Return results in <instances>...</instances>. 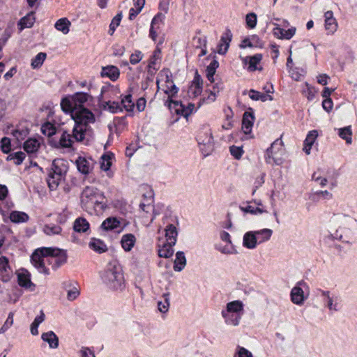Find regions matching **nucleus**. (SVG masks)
<instances>
[{
  "mask_svg": "<svg viewBox=\"0 0 357 357\" xmlns=\"http://www.w3.org/2000/svg\"><path fill=\"white\" fill-rule=\"evenodd\" d=\"M120 220L115 217H109L105 219L101 224V229L105 231H111L119 227Z\"/></svg>",
  "mask_w": 357,
  "mask_h": 357,
  "instance_id": "c9c22d12",
  "label": "nucleus"
},
{
  "mask_svg": "<svg viewBox=\"0 0 357 357\" xmlns=\"http://www.w3.org/2000/svg\"><path fill=\"white\" fill-rule=\"evenodd\" d=\"M240 209L244 213H249L254 215L261 214L266 212V210L263 207H255L250 205L245 207L240 206Z\"/></svg>",
  "mask_w": 357,
  "mask_h": 357,
  "instance_id": "4d7b16f0",
  "label": "nucleus"
},
{
  "mask_svg": "<svg viewBox=\"0 0 357 357\" xmlns=\"http://www.w3.org/2000/svg\"><path fill=\"white\" fill-rule=\"evenodd\" d=\"M318 291L324 305L330 312H335L342 309V298L339 294L323 289H318Z\"/></svg>",
  "mask_w": 357,
  "mask_h": 357,
  "instance_id": "6e6552de",
  "label": "nucleus"
},
{
  "mask_svg": "<svg viewBox=\"0 0 357 357\" xmlns=\"http://www.w3.org/2000/svg\"><path fill=\"white\" fill-rule=\"evenodd\" d=\"M41 132L45 135L50 137L56 133V128L52 123L47 122L42 125Z\"/></svg>",
  "mask_w": 357,
  "mask_h": 357,
  "instance_id": "13d9d810",
  "label": "nucleus"
},
{
  "mask_svg": "<svg viewBox=\"0 0 357 357\" xmlns=\"http://www.w3.org/2000/svg\"><path fill=\"white\" fill-rule=\"evenodd\" d=\"M13 275V270L9 265L8 258L0 256V278L3 282H8Z\"/></svg>",
  "mask_w": 357,
  "mask_h": 357,
  "instance_id": "aec40b11",
  "label": "nucleus"
},
{
  "mask_svg": "<svg viewBox=\"0 0 357 357\" xmlns=\"http://www.w3.org/2000/svg\"><path fill=\"white\" fill-rule=\"evenodd\" d=\"M110 91H112V89L110 88H102L100 99L102 100V105L103 107V109L112 113H117L119 112L122 111V107L119 102L110 100H104L105 94L107 93H109Z\"/></svg>",
  "mask_w": 357,
  "mask_h": 357,
  "instance_id": "4468645a",
  "label": "nucleus"
},
{
  "mask_svg": "<svg viewBox=\"0 0 357 357\" xmlns=\"http://www.w3.org/2000/svg\"><path fill=\"white\" fill-rule=\"evenodd\" d=\"M219 63L217 60H213L206 68V77L211 83L214 82V75L216 69L218 68Z\"/></svg>",
  "mask_w": 357,
  "mask_h": 357,
  "instance_id": "09e8293b",
  "label": "nucleus"
},
{
  "mask_svg": "<svg viewBox=\"0 0 357 357\" xmlns=\"http://www.w3.org/2000/svg\"><path fill=\"white\" fill-rule=\"evenodd\" d=\"M94 164L95 162L91 158L79 156L76 160L77 168L83 174H89L93 169Z\"/></svg>",
  "mask_w": 357,
  "mask_h": 357,
  "instance_id": "6ab92c4d",
  "label": "nucleus"
},
{
  "mask_svg": "<svg viewBox=\"0 0 357 357\" xmlns=\"http://www.w3.org/2000/svg\"><path fill=\"white\" fill-rule=\"evenodd\" d=\"M162 17L163 16L161 14H158L153 18L151 21L149 36L154 42L157 41V38L158 36V30L160 29L159 22L162 20Z\"/></svg>",
  "mask_w": 357,
  "mask_h": 357,
  "instance_id": "c756f323",
  "label": "nucleus"
},
{
  "mask_svg": "<svg viewBox=\"0 0 357 357\" xmlns=\"http://www.w3.org/2000/svg\"><path fill=\"white\" fill-rule=\"evenodd\" d=\"M143 58V54L139 50L135 51L134 53H132L130 55V62L132 65H135L138 63Z\"/></svg>",
  "mask_w": 357,
  "mask_h": 357,
  "instance_id": "69168bd1",
  "label": "nucleus"
},
{
  "mask_svg": "<svg viewBox=\"0 0 357 357\" xmlns=\"http://www.w3.org/2000/svg\"><path fill=\"white\" fill-rule=\"evenodd\" d=\"M41 339L48 344L50 349H55L59 347V337L53 331L42 333Z\"/></svg>",
  "mask_w": 357,
  "mask_h": 357,
  "instance_id": "a878e982",
  "label": "nucleus"
},
{
  "mask_svg": "<svg viewBox=\"0 0 357 357\" xmlns=\"http://www.w3.org/2000/svg\"><path fill=\"white\" fill-rule=\"evenodd\" d=\"M35 22V17L33 12L28 13L26 16L20 20V25L22 29L29 28L32 26Z\"/></svg>",
  "mask_w": 357,
  "mask_h": 357,
  "instance_id": "3c124183",
  "label": "nucleus"
},
{
  "mask_svg": "<svg viewBox=\"0 0 357 357\" xmlns=\"http://www.w3.org/2000/svg\"><path fill=\"white\" fill-rule=\"evenodd\" d=\"M318 136V132L315 130H311L307 134L305 141H304V147L303 149V151L309 155L310 153L312 146L314 144L317 137Z\"/></svg>",
  "mask_w": 357,
  "mask_h": 357,
  "instance_id": "2f4dec72",
  "label": "nucleus"
},
{
  "mask_svg": "<svg viewBox=\"0 0 357 357\" xmlns=\"http://www.w3.org/2000/svg\"><path fill=\"white\" fill-rule=\"evenodd\" d=\"M337 130L339 137L345 140L347 144L352 143V130L351 126L338 128Z\"/></svg>",
  "mask_w": 357,
  "mask_h": 357,
  "instance_id": "4c0bfd02",
  "label": "nucleus"
},
{
  "mask_svg": "<svg viewBox=\"0 0 357 357\" xmlns=\"http://www.w3.org/2000/svg\"><path fill=\"white\" fill-rule=\"evenodd\" d=\"M246 24L248 27L253 29L257 25V15L254 13H248L245 17Z\"/></svg>",
  "mask_w": 357,
  "mask_h": 357,
  "instance_id": "e2e57ef3",
  "label": "nucleus"
},
{
  "mask_svg": "<svg viewBox=\"0 0 357 357\" xmlns=\"http://www.w3.org/2000/svg\"><path fill=\"white\" fill-rule=\"evenodd\" d=\"M324 27L328 35H333L337 29L338 24L331 10L324 13Z\"/></svg>",
  "mask_w": 357,
  "mask_h": 357,
  "instance_id": "f3484780",
  "label": "nucleus"
},
{
  "mask_svg": "<svg viewBox=\"0 0 357 357\" xmlns=\"http://www.w3.org/2000/svg\"><path fill=\"white\" fill-rule=\"evenodd\" d=\"M186 264V259L183 252H177L174 261V269L176 271H181Z\"/></svg>",
  "mask_w": 357,
  "mask_h": 357,
  "instance_id": "a18cd8bd",
  "label": "nucleus"
},
{
  "mask_svg": "<svg viewBox=\"0 0 357 357\" xmlns=\"http://www.w3.org/2000/svg\"><path fill=\"white\" fill-rule=\"evenodd\" d=\"M243 313L244 304L239 300L229 302L221 312L225 324L233 326L239 325Z\"/></svg>",
  "mask_w": 357,
  "mask_h": 357,
  "instance_id": "0eeeda50",
  "label": "nucleus"
},
{
  "mask_svg": "<svg viewBox=\"0 0 357 357\" xmlns=\"http://www.w3.org/2000/svg\"><path fill=\"white\" fill-rule=\"evenodd\" d=\"M231 154L236 158L240 159L243 155V151L242 147L231 146L229 148Z\"/></svg>",
  "mask_w": 357,
  "mask_h": 357,
  "instance_id": "774afa93",
  "label": "nucleus"
},
{
  "mask_svg": "<svg viewBox=\"0 0 357 357\" xmlns=\"http://www.w3.org/2000/svg\"><path fill=\"white\" fill-rule=\"evenodd\" d=\"M101 75L102 77H109L112 81H115L119 77V70L114 66L103 67L102 68Z\"/></svg>",
  "mask_w": 357,
  "mask_h": 357,
  "instance_id": "72a5a7b5",
  "label": "nucleus"
},
{
  "mask_svg": "<svg viewBox=\"0 0 357 357\" xmlns=\"http://www.w3.org/2000/svg\"><path fill=\"white\" fill-rule=\"evenodd\" d=\"M254 232L256 235L258 244L268 241L273 234V230L267 228L254 231Z\"/></svg>",
  "mask_w": 357,
  "mask_h": 357,
  "instance_id": "e433bc0d",
  "label": "nucleus"
},
{
  "mask_svg": "<svg viewBox=\"0 0 357 357\" xmlns=\"http://www.w3.org/2000/svg\"><path fill=\"white\" fill-rule=\"evenodd\" d=\"M68 169V162L65 160L58 158L53 160L47 178V185L51 190H56L65 181Z\"/></svg>",
  "mask_w": 357,
  "mask_h": 357,
  "instance_id": "423d86ee",
  "label": "nucleus"
},
{
  "mask_svg": "<svg viewBox=\"0 0 357 357\" xmlns=\"http://www.w3.org/2000/svg\"><path fill=\"white\" fill-rule=\"evenodd\" d=\"M169 308V294H164L160 300L158 301V309L161 313H166Z\"/></svg>",
  "mask_w": 357,
  "mask_h": 357,
  "instance_id": "49530a36",
  "label": "nucleus"
},
{
  "mask_svg": "<svg viewBox=\"0 0 357 357\" xmlns=\"http://www.w3.org/2000/svg\"><path fill=\"white\" fill-rule=\"evenodd\" d=\"M258 244L254 231L246 232L243 235V245L248 249H255Z\"/></svg>",
  "mask_w": 357,
  "mask_h": 357,
  "instance_id": "cd10ccee",
  "label": "nucleus"
},
{
  "mask_svg": "<svg viewBox=\"0 0 357 357\" xmlns=\"http://www.w3.org/2000/svg\"><path fill=\"white\" fill-rule=\"evenodd\" d=\"M136 237L132 234H123L121 239V245L126 252H130L136 243Z\"/></svg>",
  "mask_w": 357,
  "mask_h": 357,
  "instance_id": "b1692460",
  "label": "nucleus"
},
{
  "mask_svg": "<svg viewBox=\"0 0 357 357\" xmlns=\"http://www.w3.org/2000/svg\"><path fill=\"white\" fill-rule=\"evenodd\" d=\"M70 22L67 18L63 17L58 20L56 22L54 27L56 29L62 32L63 34H67L70 31Z\"/></svg>",
  "mask_w": 357,
  "mask_h": 357,
  "instance_id": "37998d69",
  "label": "nucleus"
},
{
  "mask_svg": "<svg viewBox=\"0 0 357 357\" xmlns=\"http://www.w3.org/2000/svg\"><path fill=\"white\" fill-rule=\"evenodd\" d=\"M234 357H253V356L247 349L238 346Z\"/></svg>",
  "mask_w": 357,
  "mask_h": 357,
  "instance_id": "680f3d73",
  "label": "nucleus"
},
{
  "mask_svg": "<svg viewBox=\"0 0 357 357\" xmlns=\"http://www.w3.org/2000/svg\"><path fill=\"white\" fill-rule=\"evenodd\" d=\"M114 155L111 153L103 154L100 160V167L102 171L107 172L108 176H112V173L109 172V168L112 165V160Z\"/></svg>",
  "mask_w": 357,
  "mask_h": 357,
  "instance_id": "7c9ffc66",
  "label": "nucleus"
},
{
  "mask_svg": "<svg viewBox=\"0 0 357 357\" xmlns=\"http://www.w3.org/2000/svg\"><path fill=\"white\" fill-rule=\"evenodd\" d=\"M40 147V142L36 139L30 138L24 143L23 148L28 153H33L38 151Z\"/></svg>",
  "mask_w": 357,
  "mask_h": 357,
  "instance_id": "ea45409f",
  "label": "nucleus"
},
{
  "mask_svg": "<svg viewBox=\"0 0 357 357\" xmlns=\"http://www.w3.org/2000/svg\"><path fill=\"white\" fill-rule=\"evenodd\" d=\"M26 155L22 151H17L13 153H10L7 158L6 160L13 161V163L16 165H21L24 160L25 159Z\"/></svg>",
  "mask_w": 357,
  "mask_h": 357,
  "instance_id": "de8ad7c7",
  "label": "nucleus"
},
{
  "mask_svg": "<svg viewBox=\"0 0 357 357\" xmlns=\"http://www.w3.org/2000/svg\"><path fill=\"white\" fill-rule=\"evenodd\" d=\"M215 248L219 252L225 255H233L236 253V250L233 244L227 243L225 245H216Z\"/></svg>",
  "mask_w": 357,
  "mask_h": 357,
  "instance_id": "5fc2aeb1",
  "label": "nucleus"
},
{
  "mask_svg": "<svg viewBox=\"0 0 357 357\" xmlns=\"http://www.w3.org/2000/svg\"><path fill=\"white\" fill-rule=\"evenodd\" d=\"M82 208L91 215L102 213L107 207L104 193L93 186H86L81 194Z\"/></svg>",
  "mask_w": 357,
  "mask_h": 357,
  "instance_id": "7ed1b4c3",
  "label": "nucleus"
},
{
  "mask_svg": "<svg viewBox=\"0 0 357 357\" xmlns=\"http://www.w3.org/2000/svg\"><path fill=\"white\" fill-rule=\"evenodd\" d=\"M75 107L77 108H84L83 104L88 101L90 96L86 93L78 92L72 96Z\"/></svg>",
  "mask_w": 357,
  "mask_h": 357,
  "instance_id": "79ce46f5",
  "label": "nucleus"
},
{
  "mask_svg": "<svg viewBox=\"0 0 357 357\" xmlns=\"http://www.w3.org/2000/svg\"><path fill=\"white\" fill-rule=\"evenodd\" d=\"M175 244L165 242L162 238H158V253L160 257L169 258L174 254L173 247Z\"/></svg>",
  "mask_w": 357,
  "mask_h": 357,
  "instance_id": "a211bd4d",
  "label": "nucleus"
},
{
  "mask_svg": "<svg viewBox=\"0 0 357 357\" xmlns=\"http://www.w3.org/2000/svg\"><path fill=\"white\" fill-rule=\"evenodd\" d=\"M203 81L200 75L196 73L191 85L188 89L189 96L196 98L202 92Z\"/></svg>",
  "mask_w": 357,
  "mask_h": 357,
  "instance_id": "412c9836",
  "label": "nucleus"
},
{
  "mask_svg": "<svg viewBox=\"0 0 357 357\" xmlns=\"http://www.w3.org/2000/svg\"><path fill=\"white\" fill-rule=\"evenodd\" d=\"M61 107L64 112L70 113L72 117L73 113H74L75 110L79 109V108L75 107L72 96L63 98L61 102Z\"/></svg>",
  "mask_w": 357,
  "mask_h": 357,
  "instance_id": "473e14b6",
  "label": "nucleus"
},
{
  "mask_svg": "<svg viewBox=\"0 0 357 357\" xmlns=\"http://www.w3.org/2000/svg\"><path fill=\"white\" fill-rule=\"evenodd\" d=\"M262 59V55L261 54H257L252 56H247L243 59L244 63H248V70L253 72L257 70H261V68H258L257 65L260 63Z\"/></svg>",
  "mask_w": 357,
  "mask_h": 357,
  "instance_id": "393cba45",
  "label": "nucleus"
},
{
  "mask_svg": "<svg viewBox=\"0 0 357 357\" xmlns=\"http://www.w3.org/2000/svg\"><path fill=\"white\" fill-rule=\"evenodd\" d=\"M89 245L90 248L98 253L105 252L107 250L106 244L98 238H91Z\"/></svg>",
  "mask_w": 357,
  "mask_h": 357,
  "instance_id": "c03bdc74",
  "label": "nucleus"
},
{
  "mask_svg": "<svg viewBox=\"0 0 357 357\" xmlns=\"http://www.w3.org/2000/svg\"><path fill=\"white\" fill-rule=\"evenodd\" d=\"M356 223V218L349 214L334 213L330 218V224L335 229V231L332 234L333 237L344 243H351L353 228Z\"/></svg>",
  "mask_w": 357,
  "mask_h": 357,
  "instance_id": "f03ea898",
  "label": "nucleus"
},
{
  "mask_svg": "<svg viewBox=\"0 0 357 357\" xmlns=\"http://www.w3.org/2000/svg\"><path fill=\"white\" fill-rule=\"evenodd\" d=\"M157 86L161 89L170 98L178 93V88L174 84L173 81L166 74H160L157 79Z\"/></svg>",
  "mask_w": 357,
  "mask_h": 357,
  "instance_id": "9b49d317",
  "label": "nucleus"
},
{
  "mask_svg": "<svg viewBox=\"0 0 357 357\" xmlns=\"http://www.w3.org/2000/svg\"><path fill=\"white\" fill-rule=\"evenodd\" d=\"M9 218L10 221L14 223H23L29 220V215L26 213L17 211H12Z\"/></svg>",
  "mask_w": 357,
  "mask_h": 357,
  "instance_id": "a19ab883",
  "label": "nucleus"
},
{
  "mask_svg": "<svg viewBox=\"0 0 357 357\" xmlns=\"http://www.w3.org/2000/svg\"><path fill=\"white\" fill-rule=\"evenodd\" d=\"M43 230L47 235L51 236V235L59 234L61 232L62 229L59 225L50 224V225H45L43 227Z\"/></svg>",
  "mask_w": 357,
  "mask_h": 357,
  "instance_id": "603ef678",
  "label": "nucleus"
},
{
  "mask_svg": "<svg viewBox=\"0 0 357 357\" xmlns=\"http://www.w3.org/2000/svg\"><path fill=\"white\" fill-rule=\"evenodd\" d=\"M197 142L199 144H203L206 147H200L205 155H208L213 150V139L212 132L208 126H204L199 130L197 135Z\"/></svg>",
  "mask_w": 357,
  "mask_h": 357,
  "instance_id": "9d476101",
  "label": "nucleus"
},
{
  "mask_svg": "<svg viewBox=\"0 0 357 357\" xmlns=\"http://www.w3.org/2000/svg\"><path fill=\"white\" fill-rule=\"evenodd\" d=\"M73 137L76 142H82L91 132V124L95 123L94 114L86 108H79L73 113Z\"/></svg>",
  "mask_w": 357,
  "mask_h": 357,
  "instance_id": "20e7f679",
  "label": "nucleus"
},
{
  "mask_svg": "<svg viewBox=\"0 0 357 357\" xmlns=\"http://www.w3.org/2000/svg\"><path fill=\"white\" fill-rule=\"evenodd\" d=\"M120 105L121 107H123L126 111L132 112L135 107V103L132 101V96L130 94L126 95L122 98Z\"/></svg>",
  "mask_w": 357,
  "mask_h": 357,
  "instance_id": "8fccbe9b",
  "label": "nucleus"
},
{
  "mask_svg": "<svg viewBox=\"0 0 357 357\" xmlns=\"http://www.w3.org/2000/svg\"><path fill=\"white\" fill-rule=\"evenodd\" d=\"M121 20V14H117L112 20V22L109 25V33L112 35L116 29V28L119 25L120 22Z\"/></svg>",
  "mask_w": 357,
  "mask_h": 357,
  "instance_id": "0e129e2a",
  "label": "nucleus"
},
{
  "mask_svg": "<svg viewBox=\"0 0 357 357\" xmlns=\"http://www.w3.org/2000/svg\"><path fill=\"white\" fill-rule=\"evenodd\" d=\"M178 222L176 225L170 223L168 224L165 228V242L171 243L173 244L176 243L177 237H178V229H177Z\"/></svg>",
  "mask_w": 357,
  "mask_h": 357,
  "instance_id": "4be33fe9",
  "label": "nucleus"
},
{
  "mask_svg": "<svg viewBox=\"0 0 357 357\" xmlns=\"http://www.w3.org/2000/svg\"><path fill=\"white\" fill-rule=\"evenodd\" d=\"M47 54L44 52L38 53L31 60V66L33 69L40 68L45 60Z\"/></svg>",
  "mask_w": 357,
  "mask_h": 357,
  "instance_id": "864d4df0",
  "label": "nucleus"
},
{
  "mask_svg": "<svg viewBox=\"0 0 357 357\" xmlns=\"http://www.w3.org/2000/svg\"><path fill=\"white\" fill-rule=\"evenodd\" d=\"M12 134L17 143L20 144L26 137L29 131L27 129H16L13 131Z\"/></svg>",
  "mask_w": 357,
  "mask_h": 357,
  "instance_id": "6e6d98bb",
  "label": "nucleus"
},
{
  "mask_svg": "<svg viewBox=\"0 0 357 357\" xmlns=\"http://www.w3.org/2000/svg\"><path fill=\"white\" fill-rule=\"evenodd\" d=\"M275 27L273 29V34L275 37L281 40H290L292 38L296 32V28L291 26L287 30L280 27L278 24H274Z\"/></svg>",
  "mask_w": 357,
  "mask_h": 357,
  "instance_id": "dca6fc26",
  "label": "nucleus"
},
{
  "mask_svg": "<svg viewBox=\"0 0 357 357\" xmlns=\"http://www.w3.org/2000/svg\"><path fill=\"white\" fill-rule=\"evenodd\" d=\"M1 149L4 153H8L10 151L11 142L10 138L4 137L1 139Z\"/></svg>",
  "mask_w": 357,
  "mask_h": 357,
  "instance_id": "052dcab7",
  "label": "nucleus"
},
{
  "mask_svg": "<svg viewBox=\"0 0 357 357\" xmlns=\"http://www.w3.org/2000/svg\"><path fill=\"white\" fill-rule=\"evenodd\" d=\"M284 149L280 139L275 140L271 147L267 149L266 160L268 164L280 165L283 162Z\"/></svg>",
  "mask_w": 357,
  "mask_h": 357,
  "instance_id": "1a4fd4ad",
  "label": "nucleus"
},
{
  "mask_svg": "<svg viewBox=\"0 0 357 357\" xmlns=\"http://www.w3.org/2000/svg\"><path fill=\"white\" fill-rule=\"evenodd\" d=\"M231 40V33L228 31L221 37L218 50L219 54H225L227 52Z\"/></svg>",
  "mask_w": 357,
  "mask_h": 357,
  "instance_id": "f704fd0d",
  "label": "nucleus"
},
{
  "mask_svg": "<svg viewBox=\"0 0 357 357\" xmlns=\"http://www.w3.org/2000/svg\"><path fill=\"white\" fill-rule=\"evenodd\" d=\"M254 115L252 113L245 112L243 114L242 120V130L245 134H250L254 123Z\"/></svg>",
  "mask_w": 357,
  "mask_h": 357,
  "instance_id": "bb28decb",
  "label": "nucleus"
},
{
  "mask_svg": "<svg viewBox=\"0 0 357 357\" xmlns=\"http://www.w3.org/2000/svg\"><path fill=\"white\" fill-rule=\"evenodd\" d=\"M79 354L80 357H96L94 351L86 347H81Z\"/></svg>",
  "mask_w": 357,
  "mask_h": 357,
  "instance_id": "338daca9",
  "label": "nucleus"
},
{
  "mask_svg": "<svg viewBox=\"0 0 357 357\" xmlns=\"http://www.w3.org/2000/svg\"><path fill=\"white\" fill-rule=\"evenodd\" d=\"M249 97L252 100L255 101L261 100L262 102H266L268 100L271 101L273 100V98L271 95L265 94L259 91H255L254 89H251L249 91Z\"/></svg>",
  "mask_w": 357,
  "mask_h": 357,
  "instance_id": "58836bf2",
  "label": "nucleus"
},
{
  "mask_svg": "<svg viewBox=\"0 0 357 357\" xmlns=\"http://www.w3.org/2000/svg\"><path fill=\"white\" fill-rule=\"evenodd\" d=\"M302 287H307V284L304 281L298 282L291 290V301L294 304L297 305H302L307 298V296L305 295Z\"/></svg>",
  "mask_w": 357,
  "mask_h": 357,
  "instance_id": "ddd939ff",
  "label": "nucleus"
},
{
  "mask_svg": "<svg viewBox=\"0 0 357 357\" xmlns=\"http://www.w3.org/2000/svg\"><path fill=\"white\" fill-rule=\"evenodd\" d=\"M13 312H10L8 314V316L4 322L3 325L0 328V334L4 333L6 331H8L13 324Z\"/></svg>",
  "mask_w": 357,
  "mask_h": 357,
  "instance_id": "bf43d9fd",
  "label": "nucleus"
},
{
  "mask_svg": "<svg viewBox=\"0 0 357 357\" xmlns=\"http://www.w3.org/2000/svg\"><path fill=\"white\" fill-rule=\"evenodd\" d=\"M169 109L172 112L181 115L185 118H188L194 111L195 105L189 103L188 106H185L181 102L169 100L167 102Z\"/></svg>",
  "mask_w": 357,
  "mask_h": 357,
  "instance_id": "f8f14e48",
  "label": "nucleus"
},
{
  "mask_svg": "<svg viewBox=\"0 0 357 357\" xmlns=\"http://www.w3.org/2000/svg\"><path fill=\"white\" fill-rule=\"evenodd\" d=\"M101 279L105 286L114 291H122L126 287L122 268L116 263H109L101 273Z\"/></svg>",
  "mask_w": 357,
  "mask_h": 357,
  "instance_id": "39448f33",
  "label": "nucleus"
},
{
  "mask_svg": "<svg viewBox=\"0 0 357 357\" xmlns=\"http://www.w3.org/2000/svg\"><path fill=\"white\" fill-rule=\"evenodd\" d=\"M66 261V252L57 248H39L36 249L31 256V264L40 273L44 275L50 274L47 264L51 265L54 270H56Z\"/></svg>",
  "mask_w": 357,
  "mask_h": 357,
  "instance_id": "f257e3e1",
  "label": "nucleus"
},
{
  "mask_svg": "<svg viewBox=\"0 0 357 357\" xmlns=\"http://www.w3.org/2000/svg\"><path fill=\"white\" fill-rule=\"evenodd\" d=\"M17 282L20 287L33 291L35 284L31 280V273L25 268L19 269L17 273Z\"/></svg>",
  "mask_w": 357,
  "mask_h": 357,
  "instance_id": "2eb2a0df",
  "label": "nucleus"
},
{
  "mask_svg": "<svg viewBox=\"0 0 357 357\" xmlns=\"http://www.w3.org/2000/svg\"><path fill=\"white\" fill-rule=\"evenodd\" d=\"M74 141H76L73 137V130L72 135L68 132L63 130L59 140V145L61 148H70Z\"/></svg>",
  "mask_w": 357,
  "mask_h": 357,
  "instance_id": "c85d7f7f",
  "label": "nucleus"
},
{
  "mask_svg": "<svg viewBox=\"0 0 357 357\" xmlns=\"http://www.w3.org/2000/svg\"><path fill=\"white\" fill-rule=\"evenodd\" d=\"M73 230L79 234H89L90 224L85 218L79 217L73 222Z\"/></svg>",
  "mask_w": 357,
  "mask_h": 357,
  "instance_id": "5701e85b",
  "label": "nucleus"
}]
</instances>
